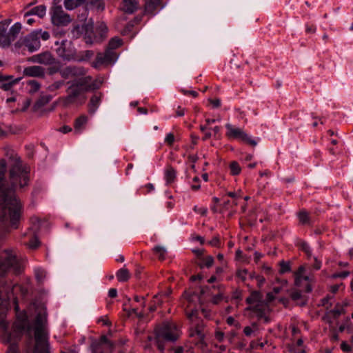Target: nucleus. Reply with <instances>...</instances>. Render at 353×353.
Returning a JSON list of instances; mask_svg holds the SVG:
<instances>
[{
	"mask_svg": "<svg viewBox=\"0 0 353 353\" xmlns=\"http://www.w3.org/2000/svg\"><path fill=\"white\" fill-rule=\"evenodd\" d=\"M30 168L21 159H17L6 178L7 163L0 159V222L4 227L17 228L22 205L16 192L23 191L30 183Z\"/></svg>",
	"mask_w": 353,
	"mask_h": 353,
	"instance_id": "nucleus-1",
	"label": "nucleus"
},
{
	"mask_svg": "<svg viewBox=\"0 0 353 353\" xmlns=\"http://www.w3.org/2000/svg\"><path fill=\"white\" fill-rule=\"evenodd\" d=\"M33 330L35 345L32 353H50L49 332L46 308L42 307L37 312L32 325L28 327V331Z\"/></svg>",
	"mask_w": 353,
	"mask_h": 353,
	"instance_id": "nucleus-2",
	"label": "nucleus"
},
{
	"mask_svg": "<svg viewBox=\"0 0 353 353\" xmlns=\"http://www.w3.org/2000/svg\"><path fill=\"white\" fill-rule=\"evenodd\" d=\"M182 332L179 327L174 322L165 321L157 325L154 330V337H148L149 341H153L158 350L163 352L165 350V343L176 341Z\"/></svg>",
	"mask_w": 353,
	"mask_h": 353,
	"instance_id": "nucleus-3",
	"label": "nucleus"
},
{
	"mask_svg": "<svg viewBox=\"0 0 353 353\" xmlns=\"http://www.w3.org/2000/svg\"><path fill=\"white\" fill-rule=\"evenodd\" d=\"M86 43L101 42L107 36L108 27L104 22H97L96 27L92 20L88 21L83 26Z\"/></svg>",
	"mask_w": 353,
	"mask_h": 353,
	"instance_id": "nucleus-4",
	"label": "nucleus"
},
{
	"mask_svg": "<svg viewBox=\"0 0 353 353\" xmlns=\"http://www.w3.org/2000/svg\"><path fill=\"white\" fill-rule=\"evenodd\" d=\"M9 270L19 274L21 271V263L15 252L5 250L0 256V274L3 275Z\"/></svg>",
	"mask_w": 353,
	"mask_h": 353,
	"instance_id": "nucleus-5",
	"label": "nucleus"
},
{
	"mask_svg": "<svg viewBox=\"0 0 353 353\" xmlns=\"http://www.w3.org/2000/svg\"><path fill=\"white\" fill-rule=\"evenodd\" d=\"M198 314L197 310H192L190 312L186 311L187 318L191 323L189 336L190 337L197 336L198 339L203 342L206 334L205 325L203 321L198 319Z\"/></svg>",
	"mask_w": 353,
	"mask_h": 353,
	"instance_id": "nucleus-6",
	"label": "nucleus"
},
{
	"mask_svg": "<svg viewBox=\"0 0 353 353\" xmlns=\"http://www.w3.org/2000/svg\"><path fill=\"white\" fill-rule=\"evenodd\" d=\"M26 320L17 321L13 324L11 341L3 343L4 344H9L6 353H19L17 342L20 341L23 332L26 327Z\"/></svg>",
	"mask_w": 353,
	"mask_h": 353,
	"instance_id": "nucleus-7",
	"label": "nucleus"
},
{
	"mask_svg": "<svg viewBox=\"0 0 353 353\" xmlns=\"http://www.w3.org/2000/svg\"><path fill=\"white\" fill-rule=\"evenodd\" d=\"M55 45L57 46L56 48L57 54L59 57L64 61H81L85 60L83 57H77L74 51L71 49V43L66 39H63L61 41H56Z\"/></svg>",
	"mask_w": 353,
	"mask_h": 353,
	"instance_id": "nucleus-8",
	"label": "nucleus"
},
{
	"mask_svg": "<svg viewBox=\"0 0 353 353\" xmlns=\"http://www.w3.org/2000/svg\"><path fill=\"white\" fill-rule=\"evenodd\" d=\"M84 91L74 82L67 89V96L63 99V104L65 106H68L71 104L77 103L82 105L85 103V96H81Z\"/></svg>",
	"mask_w": 353,
	"mask_h": 353,
	"instance_id": "nucleus-9",
	"label": "nucleus"
},
{
	"mask_svg": "<svg viewBox=\"0 0 353 353\" xmlns=\"http://www.w3.org/2000/svg\"><path fill=\"white\" fill-rule=\"evenodd\" d=\"M225 128L227 129L225 134L229 139H239L252 146L256 145L257 142L252 139L243 129L235 127L230 123H227Z\"/></svg>",
	"mask_w": 353,
	"mask_h": 353,
	"instance_id": "nucleus-10",
	"label": "nucleus"
},
{
	"mask_svg": "<svg viewBox=\"0 0 353 353\" xmlns=\"http://www.w3.org/2000/svg\"><path fill=\"white\" fill-rule=\"evenodd\" d=\"M115 343L108 339L105 335H102L98 340H92L90 345L92 353H112Z\"/></svg>",
	"mask_w": 353,
	"mask_h": 353,
	"instance_id": "nucleus-11",
	"label": "nucleus"
},
{
	"mask_svg": "<svg viewBox=\"0 0 353 353\" xmlns=\"http://www.w3.org/2000/svg\"><path fill=\"white\" fill-rule=\"evenodd\" d=\"M51 14L52 22L55 26H67L71 21L70 15L63 10L61 6H54Z\"/></svg>",
	"mask_w": 353,
	"mask_h": 353,
	"instance_id": "nucleus-12",
	"label": "nucleus"
},
{
	"mask_svg": "<svg viewBox=\"0 0 353 353\" xmlns=\"http://www.w3.org/2000/svg\"><path fill=\"white\" fill-rule=\"evenodd\" d=\"M117 54L112 50L106 48L103 53H98L96 57V65L112 64L117 59Z\"/></svg>",
	"mask_w": 353,
	"mask_h": 353,
	"instance_id": "nucleus-13",
	"label": "nucleus"
},
{
	"mask_svg": "<svg viewBox=\"0 0 353 353\" xmlns=\"http://www.w3.org/2000/svg\"><path fill=\"white\" fill-rule=\"evenodd\" d=\"M5 312H0V340L2 343H8L12 339V332H8L9 323L6 320Z\"/></svg>",
	"mask_w": 353,
	"mask_h": 353,
	"instance_id": "nucleus-14",
	"label": "nucleus"
},
{
	"mask_svg": "<svg viewBox=\"0 0 353 353\" xmlns=\"http://www.w3.org/2000/svg\"><path fill=\"white\" fill-rule=\"evenodd\" d=\"M23 43L31 52L39 50L41 46L40 40L34 31L23 39Z\"/></svg>",
	"mask_w": 353,
	"mask_h": 353,
	"instance_id": "nucleus-15",
	"label": "nucleus"
},
{
	"mask_svg": "<svg viewBox=\"0 0 353 353\" xmlns=\"http://www.w3.org/2000/svg\"><path fill=\"white\" fill-rule=\"evenodd\" d=\"M29 60L34 63L46 65H52L55 63V59L49 52H44L31 57Z\"/></svg>",
	"mask_w": 353,
	"mask_h": 353,
	"instance_id": "nucleus-16",
	"label": "nucleus"
},
{
	"mask_svg": "<svg viewBox=\"0 0 353 353\" xmlns=\"http://www.w3.org/2000/svg\"><path fill=\"white\" fill-rule=\"evenodd\" d=\"M10 20H5L0 22V46L3 48L9 46L8 28L10 25Z\"/></svg>",
	"mask_w": 353,
	"mask_h": 353,
	"instance_id": "nucleus-17",
	"label": "nucleus"
},
{
	"mask_svg": "<svg viewBox=\"0 0 353 353\" xmlns=\"http://www.w3.org/2000/svg\"><path fill=\"white\" fill-rule=\"evenodd\" d=\"M21 78L14 79L13 76L3 75L0 73L1 88L4 90H10L12 86L19 82Z\"/></svg>",
	"mask_w": 353,
	"mask_h": 353,
	"instance_id": "nucleus-18",
	"label": "nucleus"
},
{
	"mask_svg": "<svg viewBox=\"0 0 353 353\" xmlns=\"http://www.w3.org/2000/svg\"><path fill=\"white\" fill-rule=\"evenodd\" d=\"M103 94L101 92L95 93L90 99L88 105V111L90 114H93L99 108Z\"/></svg>",
	"mask_w": 353,
	"mask_h": 353,
	"instance_id": "nucleus-19",
	"label": "nucleus"
},
{
	"mask_svg": "<svg viewBox=\"0 0 353 353\" xmlns=\"http://www.w3.org/2000/svg\"><path fill=\"white\" fill-rule=\"evenodd\" d=\"M23 73L28 77H43L45 75V70L41 66L33 65L24 68Z\"/></svg>",
	"mask_w": 353,
	"mask_h": 353,
	"instance_id": "nucleus-20",
	"label": "nucleus"
},
{
	"mask_svg": "<svg viewBox=\"0 0 353 353\" xmlns=\"http://www.w3.org/2000/svg\"><path fill=\"white\" fill-rule=\"evenodd\" d=\"M139 7V2L137 0H123L121 10L128 14H132Z\"/></svg>",
	"mask_w": 353,
	"mask_h": 353,
	"instance_id": "nucleus-21",
	"label": "nucleus"
},
{
	"mask_svg": "<svg viewBox=\"0 0 353 353\" xmlns=\"http://www.w3.org/2000/svg\"><path fill=\"white\" fill-rule=\"evenodd\" d=\"M161 6V0H148L145 4L144 12L146 14L153 16Z\"/></svg>",
	"mask_w": 353,
	"mask_h": 353,
	"instance_id": "nucleus-22",
	"label": "nucleus"
},
{
	"mask_svg": "<svg viewBox=\"0 0 353 353\" xmlns=\"http://www.w3.org/2000/svg\"><path fill=\"white\" fill-rule=\"evenodd\" d=\"M21 30V24L20 23H14L8 31V37L9 39V46L10 43L16 39L20 31Z\"/></svg>",
	"mask_w": 353,
	"mask_h": 353,
	"instance_id": "nucleus-23",
	"label": "nucleus"
},
{
	"mask_svg": "<svg viewBox=\"0 0 353 353\" xmlns=\"http://www.w3.org/2000/svg\"><path fill=\"white\" fill-rule=\"evenodd\" d=\"M92 81L90 76H83L74 82L77 84L84 92L88 91V86Z\"/></svg>",
	"mask_w": 353,
	"mask_h": 353,
	"instance_id": "nucleus-24",
	"label": "nucleus"
},
{
	"mask_svg": "<svg viewBox=\"0 0 353 353\" xmlns=\"http://www.w3.org/2000/svg\"><path fill=\"white\" fill-rule=\"evenodd\" d=\"M88 122V117L85 115H81L76 119L74 121V130L78 133L81 132Z\"/></svg>",
	"mask_w": 353,
	"mask_h": 353,
	"instance_id": "nucleus-25",
	"label": "nucleus"
},
{
	"mask_svg": "<svg viewBox=\"0 0 353 353\" xmlns=\"http://www.w3.org/2000/svg\"><path fill=\"white\" fill-rule=\"evenodd\" d=\"M51 97L48 95L41 96L34 104L32 109L34 112L39 110L40 108L46 105L50 102Z\"/></svg>",
	"mask_w": 353,
	"mask_h": 353,
	"instance_id": "nucleus-26",
	"label": "nucleus"
},
{
	"mask_svg": "<svg viewBox=\"0 0 353 353\" xmlns=\"http://www.w3.org/2000/svg\"><path fill=\"white\" fill-rule=\"evenodd\" d=\"M46 7L45 6L40 5L32 8L29 12L26 13L25 17L29 16L30 14H35L40 18H42L46 14Z\"/></svg>",
	"mask_w": 353,
	"mask_h": 353,
	"instance_id": "nucleus-27",
	"label": "nucleus"
},
{
	"mask_svg": "<svg viewBox=\"0 0 353 353\" xmlns=\"http://www.w3.org/2000/svg\"><path fill=\"white\" fill-rule=\"evenodd\" d=\"M116 276L119 282H125L130 279V274L128 269L123 268L117 271Z\"/></svg>",
	"mask_w": 353,
	"mask_h": 353,
	"instance_id": "nucleus-28",
	"label": "nucleus"
},
{
	"mask_svg": "<svg viewBox=\"0 0 353 353\" xmlns=\"http://www.w3.org/2000/svg\"><path fill=\"white\" fill-rule=\"evenodd\" d=\"M73 77H80L86 74V70L83 67L70 65Z\"/></svg>",
	"mask_w": 353,
	"mask_h": 353,
	"instance_id": "nucleus-29",
	"label": "nucleus"
},
{
	"mask_svg": "<svg viewBox=\"0 0 353 353\" xmlns=\"http://www.w3.org/2000/svg\"><path fill=\"white\" fill-rule=\"evenodd\" d=\"M262 299L261 294L258 291H253L250 295L246 299V303L252 304L257 302H261Z\"/></svg>",
	"mask_w": 353,
	"mask_h": 353,
	"instance_id": "nucleus-30",
	"label": "nucleus"
},
{
	"mask_svg": "<svg viewBox=\"0 0 353 353\" xmlns=\"http://www.w3.org/2000/svg\"><path fill=\"white\" fill-rule=\"evenodd\" d=\"M85 0H64V6L67 10H71L84 3Z\"/></svg>",
	"mask_w": 353,
	"mask_h": 353,
	"instance_id": "nucleus-31",
	"label": "nucleus"
},
{
	"mask_svg": "<svg viewBox=\"0 0 353 353\" xmlns=\"http://www.w3.org/2000/svg\"><path fill=\"white\" fill-rule=\"evenodd\" d=\"M176 170L172 167L168 166L165 172V177L166 179V181L168 183H172L176 177Z\"/></svg>",
	"mask_w": 353,
	"mask_h": 353,
	"instance_id": "nucleus-32",
	"label": "nucleus"
},
{
	"mask_svg": "<svg viewBox=\"0 0 353 353\" xmlns=\"http://www.w3.org/2000/svg\"><path fill=\"white\" fill-rule=\"evenodd\" d=\"M122 44H123L122 39H120L119 37H115L112 38L110 40L107 48L110 50H114L115 49L121 47L122 46Z\"/></svg>",
	"mask_w": 353,
	"mask_h": 353,
	"instance_id": "nucleus-33",
	"label": "nucleus"
},
{
	"mask_svg": "<svg viewBox=\"0 0 353 353\" xmlns=\"http://www.w3.org/2000/svg\"><path fill=\"white\" fill-rule=\"evenodd\" d=\"M3 150L5 155L10 159H12L14 162L17 161V159H20L10 145L3 146Z\"/></svg>",
	"mask_w": 353,
	"mask_h": 353,
	"instance_id": "nucleus-34",
	"label": "nucleus"
},
{
	"mask_svg": "<svg viewBox=\"0 0 353 353\" xmlns=\"http://www.w3.org/2000/svg\"><path fill=\"white\" fill-rule=\"evenodd\" d=\"M298 218L300 223L303 225L310 224V219L308 213L305 210H301L298 213Z\"/></svg>",
	"mask_w": 353,
	"mask_h": 353,
	"instance_id": "nucleus-35",
	"label": "nucleus"
},
{
	"mask_svg": "<svg viewBox=\"0 0 353 353\" xmlns=\"http://www.w3.org/2000/svg\"><path fill=\"white\" fill-rule=\"evenodd\" d=\"M20 103H21V107L18 108L17 109V111L25 112L29 108L31 101L29 98H21L19 99V105H20Z\"/></svg>",
	"mask_w": 353,
	"mask_h": 353,
	"instance_id": "nucleus-36",
	"label": "nucleus"
},
{
	"mask_svg": "<svg viewBox=\"0 0 353 353\" xmlns=\"http://www.w3.org/2000/svg\"><path fill=\"white\" fill-rule=\"evenodd\" d=\"M154 252L158 256L159 260L163 261L165 258L166 250L161 246L157 245L153 248Z\"/></svg>",
	"mask_w": 353,
	"mask_h": 353,
	"instance_id": "nucleus-37",
	"label": "nucleus"
},
{
	"mask_svg": "<svg viewBox=\"0 0 353 353\" xmlns=\"http://www.w3.org/2000/svg\"><path fill=\"white\" fill-rule=\"evenodd\" d=\"M214 264V258L212 256H207L205 258L201 259V263L199 264V266L202 268L203 267H206L208 268L212 266Z\"/></svg>",
	"mask_w": 353,
	"mask_h": 353,
	"instance_id": "nucleus-38",
	"label": "nucleus"
},
{
	"mask_svg": "<svg viewBox=\"0 0 353 353\" xmlns=\"http://www.w3.org/2000/svg\"><path fill=\"white\" fill-rule=\"evenodd\" d=\"M248 310H252L254 312H255L259 318H262L265 315L264 309L260 304H257L253 307H248Z\"/></svg>",
	"mask_w": 353,
	"mask_h": 353,
	"instance_id": "nucleus-39",
	"label": "nucleus"
},
{
	"mask_svg": "<svg viewBox=\"0 0 353 353\" xmlns=\"http://www.w3.org/2000/svg\"><path fill=\"white\" fill-rule=\"evenodd\" d=\"M24 244L30 249L34 250L39 246L40 242L38 238L36 236H34L28 243H24Z\"/></svg>",
	"mask_w": 353,
	"mask_h": 353,
	"instance_id": "nucleus-40",
	"label": "nucleus"
},
{
	"mask_svg": "<svg viewBox=\"0 0 353 353\" xmlns=\"http://www.w3.org/2000/svg\"><path fill=\"white\" fill-rule=\"evenodd\" d=\"M34 274L37 281L42 283L46 276V272L41 268H36L34 270Z\"/></svg>",
	"mask_w": 353,
	"mask_h": 353,
	"instance_id": "nucleus-41",
	"label": "nucleus"
},
{
	"mask_svg": "<svg viewBox=\"0 0 353 353\" xmlns=\"http://www.w3.org/2000/svg\"><path fill=\"white\" fill-rule=\"evenodd\" d=\"M230 169L232 175H238L241 172V167L236 161L231 162L230 165Z\"/></svg>",
	"mask_w": 353,
	"mask_h": 353,
	"instance_id": "nucleus-42",
	"label": "nucleus"
},
{
	"mask_svg": "<svg viewBox=\"0 0 353 353\" xmlns=\"http://www.w3.org/2000/svg\"><path fill=\"white\" fill-rule=\"evenodd\" d=\"M291 267L290 262L282 261L280 262V270L279 272L281 274H285L286 272H290Z\"/></svg>",
	"mask_w": 353,
	"mask_h": 353,
	"instance_id": "nucleus-43",
	"label": "nucleus"
},
{
	"mask_svg": "<svg viewBox=\"0 0 353 353\" xmlns=\"http://www.w3.org/2000/svg\"><path fill=\"white\" fill-rule=\"evenodd\" d=\"M248 275V271L246 269L238 270L236 273V277L243 282L246 280Z\"/></svg>",
	"mask_w": 353,
	"mask_h": 353,
	"instance_id": "nucleus-44",
	"label": "nucleus"
},
{
	"mask_svg": "<svg viewBox=\"0 0 353 353\" xmlns=\"http://www.w3.org/2000/svg\"><path fill=\"white\" fill-rule=\"evenodd\" d=\"M305 272V268L303 266H300L298 270L294 273L295 275V281L294 283L296 286H300L301 285V279H299V275L302 276Z\"/></svg>",
	"mask_w": 353,
	"mask_h": 353,
	"instance_id": "nucleus-45",
	"label": "nucleus"
},
{
	"mask_svg": "<svg viewBox=\"0 0 353 353\" xmlns=\"http://www.w3.org/2000/svg\"><path fill=\"white\" fill-rule=\"evenodd\" d=\"M90 4L94 6L98 10H103L105 8L103 0H92Z\"/></svg>",
	"mask_w": 353,
	"mask_h": 353,
	"instance_id": "nucleus-46",
	"label": "nucleus"
},
{
	"mask_svg": "<svg viewBox=\"0 0 353 353\" xmlns=\"http://www.w3.org/2000/svg\"><path fill=\"white\" fill-rule=\"evenodd\" d=\"M38 36L39 39H42L43 41H47L50 38V34L47 31H42L41 30L34 31Z\"/></svg>",
	"mask_w": 353,
	"mask_h": 353,
	"instance_id": "nucleus-47",
	"label": "nucleus"
},
{
	"mask_svg": "<svg viewBox=\"0 0 353 353\" xmlns=\"http://www.w3.org/2000/svg\"><path fill=\"white\" fill-rule=\"evenodd\" d=\"M60 74L61 77L64 79H68L70 77H73L72 75L71 70L70 66H67L64 68L63 70L60 71Z\"/></svg>",
	"mask_w": 353,
	"mask_h": 353,
	"instance_id": "nucleus-48",
	"label": "nucleus"
},
{
	"mask_svg": "<svg viewBox=\"0 0 353 353\" xmlns=\"http://www.w3.org/2000/svg\"><path fill=\"white\" fill-rule=\"evenodd\" d=\"M64 85L63 81H57L49 85L48 89L50 91H55L61 88Z\"/></svg>",
	"mask_w": 353,
	"mask_h": 353,
	"instance_id": "nucleus-49",
	"label": "nucleus"
},
{
	"mask_svg": "<svg viewBox=\"0 0 353 353\" xmlns=\"http://www.w3.org/2000/svg\"><path fill=\"white\" fill-rule=\"evenodd\" d=\"M101 85V81H99L97 80H94V81H91L90 83V85L88 86V91L89 90H97L100 88Z\"/></svg>",
	"mask_w": 353,
	"mask_h": 353,
	"instance_id": "nucleus-50",
	"label": "nucleus"
},
{
	"mask_svg": "<svg viewBox=\"0 0 353 353\" xmlns=\"http://www.w3.org/2000/svg\"><path fill=\"white\" fill-rule=\"evenodd\" d=\"M300 246H301V250L305 252V254L308 256H310L312 253H311V249L309 246V245L305 243V242H302L301 244H300Z\"/></svg>",
	"mask_w": 353,
	"mask_h": 353,
	"instance_id": "nucleus-51",
	"label": "nucleus"
},
{
	"mask_svg": "<svg viewBox=\"0 0 353 353\" xmlns=\"http://www.w3.org/2000/svg\"><path fill=\"white\" fill-rule=\"evenodd\" d=\"M174 141V136L172 133H169L166 135L165 142L169 145H172Z\"/></svg>",
	"mask_w": 353,
	"mask_h": 353,
	"instance_id": "nucleus-52",
	"label": "nucleus"
},
{
	"mask_svg": "<svg viewBox=\"0 0 353 353\" xmlns=\"http://www.w3.org/2000/svg\"><path fill=\"white\" fill-rule=\"evenodd\" d=\"M350 272L349 271H343L342 272L336 273V274H333L332 277L333 278L344 279V278H346L347 276H348L350 275Z\"/></svg>",
	"mask_w": 353,
	"mask_h": 353,
	"instance_id": "nucleus-53",
	"label": "nucleus"
},
{
	"mask_svg": "<svg viewBox=\"0 0 353 353\" xmlns=\"http://www.w3.org/2000/svg\"><path fill=\"white\" fill-rule=\"evenodd\" d=\"M193 210L195 212L199 213L203 216H205L208 211L206 208H199L196 205L194 207Z\"/></svg>",
	"mask_w": 353,
	"mask_h": 353,
	"instance_id": "nucleus-54",
	"label": "nucleus"
},
{
	"mask_svg": "<svg viewBox=\"0 0 353 353\" xmlns=\"http://www.w3.org/2000/svg\"><path fill=\"white\" fill-rule=\"evenodd\" d=\"M29 84L31 85V90L33 92H37L40 88L39 83L36 81H30Z\"/></svg>",
	"mask_w": 353,
	"mask_h": 353,
	"instance_id": "nucleus-55",
	"label": "nucleus"
},
{
	"mask_svg": "<svg viewBox=\"0 0 353 353\" xmlns=\"http://www.w3.org/2000/svg\"><path fill=\"white\" fill-rule=\"evenodd\" d=\"M208 243L213 247H219L220 245V239L219 236H215Z\"/></svg>",
	"mask_w": 353,
	"mask_h": 353,
	"instance_id": "nucleus-56",
	"label": "nucleus"
},
{
	"mask_svg": "<svg viewBox=\"0 0 353 353\" xmlns=\"http://www.w3.org/2000/svg\"><path fill=\"white\" fill-rule=\"evenodd\" d=\"M199 178L198 176H195L194 179H193V181L195 183V184H192V186H191V188L193 190H198L200 189V185L199 183Z\"/></svg>",
	"mask_w": 353,
	"mask_h": 353,
	"instance_id": "nucleus-57",
	"label": "nucleus"
},
{
	"mask_svg": "<svg viewBox=\"0 0 353 353\" xmlns=\"http://www.w3.org/2000/svg\"><path fill=\"white\" fill-rule=\"evenodd\" d=\"M301 297V293L299 290H295V291L292 292L291 294V298L294 301H297V300L300 299Z\"/></svg>",
	"mask_w": 353,
	"mask_h": 353,
	"instance_id": "nucleus-58",
	"label": "nucleus"
},
{
	"mask_svg": "<svg viewBox=\"0 0 353 353\" xmlns=\"http://www.w3.org/2000/svg\"><path fill=\"white\" fill-rule=\"evenodd\" d=\"M215 338L219 342H221L224 339V333L221 331H216L215 332Z\"/></svg>",
	"mask_w": 353,
	"mask_h": 353,
	"instance_id": "nucleus-59",
	"label": "nucleus"
},
{
	"mask_svg": "<svg viewBox=\"0 0 353 353\" xmlns=\"http://www.w3.org/2000/svg\"><path fill=\"white\" fill-rule=\"evenodd\" d=\"M210 102L214 108H219L221 106V101L219 99H210Z\"/></svg>",
	"mask_w": 353,
	"mask_h": 353,
	"instance_id": "nucleus-60",
	"label": "nucleus"
},
{
	"mask_svg": "<svg viewBox=\"0 0 353 353\" xmlns=\"http://www.w3.org/2000/svg\"><path fill=\"white\" fill-rule=\"evenodd\" d=\"M134 299L136 302H140L143 307H145V298L143 296H134Z\"/></svg>",
	"mask_w": 353,
	"mask_h": 353,
	"instance_id": "nucleus-61",
	"label": "nucleus"
},
{
	"mask_svg": "<svg viewBox=\"0 0 353 353\" xmlns=\"http://www.w3.org/2000/svg\"><path fill=\"white\" fill-rule=\"evenodd\" d=\"M341 348L344 352H350L352 350L351 347L345 342L341 344Z\"/></svg>",
	"mask_w": 353,
	"mask_h": 353,
	"instance_id": "nucleus-62",
	"label": "nucleus"
},
{
	"mask_svg": "<svg viewBox=\"0 0 353 353\" xmlns=\"http://www.w3.org/2000/svg\"><path fill=\"white\" fill-rule=\"evenodd\" d=\"M108 296L111 298H115L117 296V290L115 288H111L108 291Z\"/></svg>",
	"mask_w": 353,
	"mask_h": 353,
	"instance_id": "nucleus-63",
	"label": "nucleus"
},
{
	"mask_svg": "<svg viewBox=\"0 0 353 353\" xmlns=\"http://www.w3.org/2000/svg\"><path fill=\"white\" fill-rule=\"evenodd\" d=\"M252 329L249 326H246L243 329V333L247 336H250L252 334Z\"/></svg>",
	"mask_w": 353,
	"mask_h": 353,
	"instance_id": "nucleus-64",
	"label": "nucleus"
}]
</instances>
